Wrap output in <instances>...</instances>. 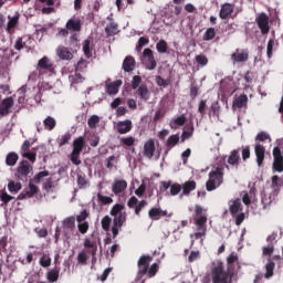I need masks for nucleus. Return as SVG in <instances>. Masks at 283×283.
<instances>
[{
    "label": "nucleus",
    "instance_id": "33",
    "mask_svg": "<svg viewBox=\"0 0 283 283\" xmlns=\"http://www.w3.org/2000/svg\"><path fill=\"white\" fill-rule=\"evenodd\" d=\"M61 270L59 268H54L46 273V280L51 283L59 282V274Z\"/></svg>",
    "mask_w": 283,
    "mask_h": 283
},
{
    "label": "nucleus",
    "instance_id": "42",
    "mask_svg": "<svg viewBox=\"0 0 283 283\" xmlns=\"http://www.w3.org/2000/svg\"><path fill=\"white\" fill-rule=\"evenodd\" d=\"M0 200L2 205L7 207V205L11 201L14 200V197L8 195V191L6 189L0 190Z\"/></svg>",
    "mask_w": 283,
    "mask_h": 283
},
{
    "label": "nucleus",
    "instance_id": "14",
    "mask_svg": "<svg viewBox=\"0 0 283 283\" xmlns=\"http://www.w3.org/2000/svg\"><path fill=\"white\" fill-rule=\"evenodd\" d=\"M38 70L41 73L49 72L50 74H54V64L48 56H43L38 62Z\"/></svg>",
    "mask_w": 283,
    "mask_h": 283
},
{
    "label": "nucleus",
    "instance_id": "46",
    "mask_svg": "<svg viewBox=\"0 0 283 283\" xmlns=\"http://www.w3.org/2000/svg\"><path fill=\"white\" fill-rule=\"evenodd\" d=\"M99 123H101V117H98L97 115H92L87 120V125L91 129H96V125Z\"/></svg>",
    "mask_w": 283,
    "mask_h": 283
},
{
    "label": "nucleus",
    "instance_id": "19",
    "mask_svg": "<svg viewBox=\"0 0 283 283\" xmlns=\"http://www.w3.org/2000/svg\"><path fill=\"white\" fill-rule=\"evenodd\" d=\"M135 96H137L139 101H144L145 103H147V101L151 98V93L149 92V87H147V84H142L135 92Z\"/></svg>",
    "mask_w": 283,
    "mask_h": 283
},
{
    "label": "nucleus",
    "instance_id": "60",
    "mask_svg": "<svg viewBox=\"0 0 283 283\" xmlns=\"http://www.w3.org/2000/svg\"><path fill=\"white\" fill-rule=\"evenodd\" d=\"M18 23H19V18L18 17H13V18L9 17V22L7 24V30H12V29L17 28Z\"/></svg>",
    "mask_w": 283,
    "mask_h": 283
},
{
    "label": "nucleus",
    "instance_id": "43",
    "mask_svg": "<svg viewBox=\"0 0 283 283\" xmlns=\"http://www.w3.org/2000/svg\"><path fill=\"white\" fill-rule=\"evenodd\" d=\"M156 50L157 52H159V54H167V50H169L167 41L160 40L159 42H157Z\"/></svg>",
    "mask_w": 283,
    "mask_h": 283
},
{
    "label": "nucleus",
    "instance_id": "4",
    "mask_svg": "<svg viewBox=\"0 0 283 283\" xmlns=\"http://www.w3.org/2000/svg\"><path fill=\"white\" fill-rule=\"evenodd\" d=\"M85 149V137L80 136L73 140V150L70 156V160L73 165L78 167L81 165V154Z\"/></svg>",
    "mask_w": 283,
    "mask_h": 283
},
{
    "label": "nucleus",
    "instance_id": "44",
    "mask_svg": "<svg viewBox=\"0 0 283 283\" xmlns=\"http://www.w3.org/2000/svg\"><path fill=\"white\" fill-rule=\"evenodd\" d=\"M216 39V29L208 28L203 34V41H213Z\"/></svg>",
    "mask_w": 283,
    "mask_h": 283
},
{
    "label": "nucleus",
    "instance_id": "48",
    "mask_svg": "<svg viewBox=\"0 0 283 283\" xmlns=\"http://www.w3.org/2000/svg\"><path fill=\"white\" fill-rule=\"evenodd\" d=\"M160 266L158 263H153L150 266H148L147 276L148 277H156V273H158Z\"/></svg>",
    "mask_w": 283,
    "mask_h": 283
},
{
    "label": "nucleus",
    "instance_id": "38",
    "mask_svg": "<svg viewBox=\"0 0 283 283\" xmlns=\"http://www.w3.org/2000/svg\"><path fill=\"white\" fill-rule=\"evenodd\" d=\"M48 176H50V171H48V170H42V171L38 172V174L31 179V182H34L35 185H41V181L43 180V178H48Z\"/></svg>",
    "mask_w": 283,
    "mask_h": 283
},
{
    "label": "nucleus",
    "instance_id": "6",
    "mask_svg": "<svg viewBox=\"0 0 283 283\" xmlns=\"http://www.w3.org/2000/svg\"><path fill=\"white\" fill-rule=\"evenodd\" d=\"M148 202L147 200L143 199V200H138V198H136V196H133L128 199L127 201V207L128 209H133L135 216H137V218H140V211H143V209H145V207H147Z\"/></svg>",
    "mask_w": 283,
    "mask_h": 283
},
{
    "label": "nucleus",
    "instance_id": "15",
    "mask_svg": "<svg viewBox=\"0 0 283 283\" xmlns=\"http://www.w3.org/2000/svg\"><path fill=\"white\" fill-rule=\"evenodd\" d=\"M39 193V188L30 179L29 188L23 190L19 196L18 200H25V198H34Z\"/></svg>",
    "mask_w": 283,
    "mask_h": 283
},
{
    "label": "nucleus",
    "instance_id": "40",
    "mask_svg": "<svg viewBox=\"0 0 283 283\" xmlns=\"http://www.w3.org/2000/svg\"><path fill=\"white\" fill-rule=\"evenodd\" d=\"M22 188L23 186L21 185V182L9 181L8 184V190L10 191V193H19Z\"/></svg>",
    "mask_w": 283,
    "mask_h": 283
},
{
    "label": "nucleus",
    "instance_id": "51",
    "mask_svg": "<svg viewBox=\"0 0 283 283\" xmlns=\"http://www.w3.org/2000/svg\"><path fill=\"white\" fill-rule=\"evenodd\" d=\"M242 160L247 161L249 158H251V147L245 146L242 149L240 148Z\"/></svg>",
    "mask_w": 283,
    "mask_h": 283
},
{
    "label": "nucleus",
    "instance_id": "17",
    "mask_svg": "<svg viewBox=\"0 0 283 283\" xmlns=\"http://www.w3.org/2000/svg\"><path fill=\"white\" fill-rule=\"evenodd\" d=\"M233 12H235V4L226 2L221 6V9L219 11V17L224 21L229 19V17H231Z\"/></svg>",
    "mask_w": 283,
    "mask_h": 283
},
{
    "label": "nucleus",
    "instance_id": "47",
    "mask_svg": "<svg viewBox=\"0 0 283 283\" xmlns=\"http://www.w3.org/2000/svg\"><path fill=\"white\" fill-rule=\"evenodd\" d=\"M102 229L103 231H109L111 227H112V218L109 216H105L102 221Z\"/></svg>",
    "mask_w": 283,
    "mask_h": 283
},
{
    "label": "nucleus",
    "instance_id": "26",
    "mask_svg": "<svg viewBox=\"0 0 283 283\" xmlns=\"http://www.w3.org/2000/svg\"><path fill=\"white\" fill-rule=\"evenodd\" d=\"M120 85H123L122 80H116L114 82L106 83L107 94H109V96H114L118 92V90H120Z\"/></svg>",
    "mask_w": 283,
    "mask_h": 283
},
{
    "label": "nucleus",
    "instance_id": "53",
    "mask_svg": "<svg viewBox=\"0 0 283 283\" xmlns=\"http://www.w3.org/2000/svg\"><path fill=\"white\" fill-rule=\"evenodd\" d=\"M22 158H27V160H29V163H31V165H34V163H36V153H24L21 155Z\"/></svg>",
    "mask_w": 283,
    "mask_h": 283
},
{
    "label": "nucleus",
    "instance_id": "16",
    "mask_svg": "<svg viewBox=\"0 0 283 283\" xmlns=\"http://www.w3.org/2000/svg\"><path fill=\"white\" fill-rule=\"evenodd\" d=\"M154 154H156V140L150 138L144 144L143 155L145 158L151 160V158H154Z\"/></svg>",
    "mask_w": 283,
    "mask_h": 283
},
{
    "label": "nucleus",
    "instance_id": "29",
    "mask_svg": "<svg viewBox=\"0 0 283 283\" xmlns=\"http://www.w3.org/2000/svg\"><path fill=\"white\" fill-rule=\"evenodd\" d=\"M249 103V97L247 94H242L233 99L232 107H237V109H242V107H247Z\"/></svg>",
    "mask_w": 283,
    "mask_h": 283
},
{
    "label": "nucleus",
    "instance_id": "35",
    "mask_svg": "<svg viewBox=\"0 0 283 283\" xmlns=\"http://www.w3.org/2000/svg\"><path fill=\"white\" fill-rule=\"evenodd\" d=\"M105 32L107 36H115V34H118V24L116 22H109L106 28Z\"/></svg>",
    "mask_w": 283,
    "mask_h": 283
},
{
    "label": "nucleus",
    "instance_id": "12",
    "mask_svg": "<svg viewBox=\"0 0 283 283\" xmlns=\"http://www.w3.org/2000/svg\"><path fill=\"white\" fill-rule=\"evenodd\" d=\"M14 107V97H6L0 103V116H9V114H12V108Z\"/></svg>",
    "mask_w": 283,
    "mask_h": 283
},
{
    "label": "nucleus",
    "instance_id": "28",
    "mask_svg": "<svg viewBox=\"0 0 283 283\" xmlns=\"http://www.w3.org/2000/svg\"><path fill=\"white\" fill-rule=\"evenodd\" d=\"M196 187L197 185H196V181L193 180H188L184 182L181 185V191H182L181 196H189L191 191H196Z\"/></svg>",
    "mask_w": 283,
    "mask_h": 283
},
{
    "label": "nucleus",
    "instance_id": "41",
    "mask_svg": "<svg viewBox=\"0 0 283 283\" xmlns=\"http://www.w3.org/2000/svg\"><path fill=\"white\" fill-rule=\"evenodd\" d=\"M64 229H75L76 228V218L74 217H67L63 221Z\"/></svg>",
    "mask_w": 283,
    "mask_h": 283
},
{
    "label": "nucleus",
    "instance_id": "55",
    "mask_svg": "<svg viewBox=\"0 0 283 283\" xmlns=\"http://www.w3.org/2000/svg\"><path fill=\"white\" fill-rule=\"evenodd\" d=\"M182 191V186L180 184H172L170 186V196H178Z\"/></svg>",
    "mask_w": 283,
    "mask_h": 283
},
{
    "label": "nucleus",
    "instance_id": "39",
    "mask_svg": "<svg viewBox=\"0 0 283 283\" xmlns=\"http://www.w3.org/2000/svg\"><path fill=\"white\" fill-rule=\"evenodd\" d=\"M178 143H180V136L171 135L166 142V147L168 149H172V147H176Z\"/></svg>",
    "mask_w": 283,
    "mask_h": 283
},
{
    "label": "nucleus",
    "instance_id": "57",
    "mask_svg": "<svg viewBox=\"0 0 283 283\" xmlns=\"http://www.w3.org/2000/svg\"><path fill=\"white\" fill-rule=\"evenodd\" d=\"M155 81H156V84L158 85V87H167V86H169V83H170L169 80H165L160 75H157Z\"/></svg>",
    "mask_w": 283,
    "mask_h": 283
},
{
    "label": "nucleus",
    "instance_id": "9",
    "mask_svg": "<svg viewBox=\"0 0 283 283\" xmlns=\"http://www.w3.org/2000/svg\"><path fill=\"white\" fill-rule=\"evenodd\" d=\"M143 63L146 65V70H156L158 63L154 57V51L151 49H145L143 52Z\"/></svg>",
    "mask_w": 283,
    "mask_h": 283
},
{
    "label": "nucleus",
    "instance_id": "56",
    "mask_svg": "<svg viewBox=\"0 0 283 283\" xmlns=\"http://www.w3.org/2000/svg\"><path fill=\"white\" fill-rule=\"evenodd\" d=\"M142 83H143V77H140V75L133 76V81H132L133 90H138V87H140Z\"/></svg>",
    "mask_w": 283,
    "mask_h": 283
},
{
    "label": "nucleus",
    "instance_id": "30",
    "mask_svg": "<svg viewBox=\"0 0 283 283\" xmlns=\"http://www.w3.org/2000/svg\"><path fill=\"white\" fill-rule=\"evenodd\" d=\"M229 211L231 216H238L242 211V201L240 199L230 201Z\"/></svg>",
    "mask_w": 283,
    "mask_h": 283
},
{
    "label": "nucleus",
    "instance_id": "3",
    "mask_svg": "<svg viewBox=\"0 0 283 283\" xmlns=\"http://www.w3.org/2000/svg\"><path fill=\"white\" fill-rule=\"evenodd\" d=\"M32 171H34V167L32 166V164L23 159L18 164V167L15 168L14 178L18 179L20 182H28Z\"/></svg>",
    "mask_w": 283,
    "mask_h": 283
},
{
    "label": "nucleus",
    "instance_id": "45",
    "mask_svg": "<svg viewBox=\"0 0 283 283\" xmlns=\"http://www.w3.org/2000/svg\"><path fill=\"white\" fill-rule=\"evenodd\" d=\"M195 61L198 63V65H201V67L209 65V59L202 54L196 55Z\"/></svg>",
    "mask_w": 283,
    "mask_h": 283
},
{
    "label": "nucleus",
    "instance_id": "11",
    "mask_svg": "<svg viewBox=\"0 0 283 283\" xmlns=\"http://www.w3.org/2000/svg\"><path fill=\"white\" fill-rule=\"evenodd\" d=\"M231 61L235 63H247L249 61V49H235L231 54Z\"/></svg>",
    "mask_w": 283,
    "mask_h": 283
},
{
    "label": "nucleus",
    "instance_id": "49",
    "mask_svg": "<svg viewBox=\"0 0 283 283\" xmlns=\"http://www.w3.org/2000/svg\"><path fill=\"white\" fill-rule=\"evenodd\" d=\"M97 200L98 202H101V205H112V202H114V199H112V197L103 196L101 192L97 193Z\"/></svg>",
    "mask_w": 283,
    "mask_h": 283
},
{
    "label": "nucleus",
    "instance_id": "24",
    "mask_svg": "<svg viewBox=\"0 0 283 283\" xmlns=\"http://www.w3.org/2000/svg\"><path fill=\"white\" fill-rule=\"evenodd\" d=\"M122 67L124 72H134L136 69V59H134L132 55H127L123 61Z\"/></svg>",
    "mask_w": 283,
    "mask_h": 283
},
{
    "label": "nucleus",
    "instance_id": "62",
    "mask_svg": "<svg viewBox=\"0 0 283 283\" xmlns=\"http://www.w3.org/2000/svg\"><path fill=\"white\" fill-rule=\"evenodd\" d=\"M77 262L78 264H82V265L87 264V253L85 251H82L78 253Z\"/></svg>",
    "mask_w": 283,
    "mask_h": 283
},
{
    "label": "nucleus",
    "instance_id": "5",
    "mask_svg": "<svg viewBox=\"0 0 283 283\" xmlns=\"http://www.w3.org/2000/svg\"><path fill=\"white\" fill-rule=\"evenodd\" d=\"M151 260H154V258H151L149 255H142L138 259V262H137L138 272H137V276H136V282H140V280H143V277H145V275H147Z\"/></svg>",
    "mask_w": 283,
    "mask_h": 283
},
{
    "label": "nucleus",
    "instance_id": "22",
    "mask_svg": "<svg viewBox=\"0 0 283 283\" xmlns=\"http://www.w3.org/2000/svg\"><path fill=\"white\" fill-rule=\"evenodd\" d=\"M56 54L62 61H72V59H74V54H72V51L66 46H59Z\"/></svg>",
    "mask_w": 283,
    "mask_h": 283
},
{
    "label": "nucleus",
    "instance_id": "25",
    "mask_svg": "<svg viewBox=\"0 0 283 283\" xmlns=\"http://www.w3.org/2000/svg\"><path fill=\"white\" fill-rule=\"evenodd\" d=\"M168 216L167 210H163L160 208H151L148 211V218H150V220H159L160 218H165Z\"/></svg>",
    "mask_w": 283,
    "mask_h": 283
},
{
    "label": "nucleus",
    "instance_id": "27",
    "mask_svg": "<svg viewBox=\"0 0 283 283\" xmlns=\"http://www.w3.org/2000/svg\"><path fill=\"white\" fill-rule=\"evenodd\" d=\"M84 247L85 249H88L86 253H90L93 258V260L96 259V251H98V245H96V242H92L90 238L84 239Z\"/></svg>",
    "mask_w": 283,
    "mask_h": 283
},
{
    "label": "nucleus",
    "instance_id": "20",
    "mask_svg": "<svg viewBox=\"0 0 283 283\" xmlns=\"http://www.w3.org/2000/svg\"><path fill=\"white\" fill-rule=\"evenodd\" d=\"M254 154H255V157H256L258 166L262 167V165H264V157H265V154H266V148L261 144H255Z\"/></svg>",
    "mask_w": 283,
    "mask_h": 283
},
{
    "label": "nucleus",
    "instance_id": "13",
    "mask_svg": "<svg viewBox=\"0 0 283 283\" xmlns=\"http://www.w3.org/2000/svg\"><path fill=\"white\" fill-rule=\"evenodd\" d=\"M258 28L261 30L262 34H269L271 27H269V15L264 12L260 13L256 19Z\"/></svg>",
    "mask_w": 283,
    "mask_h": 283
},
{
    "label": "nucleus",
    "instance_id": "36",
    "mask_svg": "<svg viewBox=\"0 0 283 283\" xmlns=\"http://www.w3.org/2000/svg\"><path fill=\"white\" fill-rule=\"evenodd\" d=\"M195 224L197 230H206L207 231V216L195 217Z\"/></svg>",
    "mask_w": 283,
    "mask_h": 283
},
{
    "label": "nucleus",
    "instance_id": "32",
    "mask_svg": "<svg viewBox=\"0 0 283 283\" xmlns=\"http://www.w3.org/2000/svg\"><path fill=\"white\" fill-rule=\"evenodd\" d=\"M19 163V154L11 151L6 157V165L8 167H14Z\"/></svg>",
    "mask_w": 283,
    "mask_h": 283
},
{
    "label": "nucleus",
    "instance_id": "52",
    "mask_svg": "<svg viewBox=\"0 0 283 283\" xmlns=\"http://www.w3.org/2000/svg\"><path fill=\"white\" fill-rule=\"evenodd\" d=\"M123 209H125V207L123 205L116 203L111 209V216H114V218H116V216H118L119 213H123V212H120V211H123Z\"/></svg>",
    "mask_w": 283,
    "mask_h": 283
},
{
    "label": "nucleus",
    "instance_id": "37",
    "mask_svg": "<svg viewBox=\"0 0 283 283\" xmlns=\"http://www.w3.org/2000/svg\"><path fill=\"white\" fill-rule=\"evenodd\" d=\"M43 125L44 128L48 132H52L55 127H56V119L52 116H48L44 120H43Z\"/></svg>",
    "mask_w": 283,
    "mask_h": 283
},
{
    "label": "nucleus",
    "instance_id": "21",
    "mask_svg": "<svg viewBox=\"0 0 283 283\" xmlns=\"http://www.w3.org/2000/svg\"><path fill=\"white\" fill-rule=\"evenodd\" d=\"M240 148L233 149L230 155L228 156V165L231 167H240Z\"/></svg>",
    "mask_w": 283,
    "mask_h": 283
},
{
    "label": "nucleus",
    "instance_id": "54",
    "mask_svg": "<svg viewBox=\"0 0 283 283\" xmlns=\"http://www.w3.org/2000/svg\"><path fill=\"white\" fill-rule=\"evenodd\" d=\"M77 229L82 235H85L90 231V223L87 221L81 222L77 224Z\"/></svg>",
    "mask_w": 283,
    "mask_h": 283
},
{
    "label": "nucleus",
    "instance_id": "10",
    "mask_svg": "<svg viewBox=\"0 0 283 283\" xmlns=\"http://www.w3.org/2000/svg\"><path fill=\"white\" fill-rule=\"evenodd\" d=\"M273 166L272 169L273 171H277L279 174H282L283 171V156H282V149H280V147H274L273 148Z\"/></svg>",
    "mask_w": 283,
    "mask_h": 283
},
{
    "label": "nucleus",
    "instance_id": "7",
    "mask_svg": "<svg viewBox=\"0 0 283 283\" xmlns=\"http://www.w3.org/2000/svg\"><path fill=\"white\" fill-rule=\"evenodd\" d=\"M280 261H282L281 255H273L272 258L268 259V262L264 265L265 273L263 274L265 280H271V277H273V275H275V273H274L275 262H280Z\"/></svg>",
    "mask_w": 283,
    "mask_h": 283
},
{
    "label": "nucleus",
    "instance_id": "59",
    "mask_svg": "<svg viewBox=\"0 0 283 283\" xmlns=\"http://www.w3.org/2000/svg\"><path fill=\"white\" fill-rule=\"evenodd\" d=\"M272 202H273V196L263 195L262 197L263 209H266V207L271 206Z\"/></svg>",
    "mask_w": 283,
    "mask_h": 283
},
{
    "label": "nucleus",
    "instance_id": "23",
    "mask_svg": "<svg viewBox=\"0 0 283 283\" xmlns=\"http://www.w3.org/2000/svg\"><path fill=\"white\" fill-rule=\"evenodd\" d=\"M65 28L70 32H81L83 25L81 24V19L71 18L67 20Z\"/></svg>",
    "mask_w": 283,
    "mask_h": 283
},
{
    "label": "nucleus",
    "instance_id": "64",
    "mask_svg": "<svg viewBox=\"0 0 283 283\" xmlns=\"http://www.w3.org/2000/svg\"><path fill=\"white\" fill-rule=\"evenodd\" d=\"M273 45H275V40L270 39L268 42V49H266V54L269 59L273 56Z\"/></svg>",
    "mask_w": 283,
    "mask_h": 283
},
{
    "label": "nucleus",
    "instance_id": "34",
    "mask_svg": "<svg viewBox=\"0 0 283 283\" xmlns=\"http://www.w3.org/2000/svg\"><path fill=\"white\" fill-rule=\"evenodd\" d=\"M282 186H283V181L281 180L280 176L274 175L272 177V189L274 191V196H277Z\"/></svg>",
    "mask_w": 283,
    "mask_h": 283
},
{
    "label": "nucleus",
    "instance_id": "61",
    "mask_svg": "<svg viewBox=\"0 0 283 283\" xmlns=\"http://www.w3.org/2000/svg\"><path fill=\"white\" fill-rule=\"evenodd\" d=\"M273 251H275V247H273V244L262 248L263 255H269V258H273L271 256L273 255Z\"/></svg>",
    "mask_w": 283,
    "mask_h": 283
},
{
    "label": "nucleus",
    "instance_id": "63",
    "mask_svg": "<svg viewBox=\"0 0 283 283\" xmlns=\"http://www.w3.org/2000/svg\"><path fill=\"white\" fill-rule=\"evenodd\" d=\"M269 138H271L269 134H266L265 132H261L256 135L255 140H258L259 143H266Z\"/></svg>",
    "mask_w": 283,
    "mask_h": 283
},
{
    "label": "nucleus",
    "instance_id": "31",
    "mask_svg": "<svg viewBox=\"0 0 283 283\" xmlns=\"http://www.w3.org/2000/svg\"><path fill=\"white\" fill-rule=\"evenodd\" d=\"M118 134H129L132 132V120L126 119L117 124Z\"/></svg>",
    "mask_w": 283,
    "mask_h": 283
},
{
    "label": "nucleus",
    "instance_id": "18",
    "mask_svg": "<svg viewBox=\"0 0 283 283\" xmlns=\"http://www.w3.org/2000/svg\"><path fill=\"white\" fill-rule=\"evenodd\" d=\"M127 190V181L125 179H116L112 185V191L115 196H120Z\"/></svg>",
    "mask_w": 283,
    "mask_h": 283
},
{
    "label": "nucleus",
    "instance_id": "1",
    "mask_svg": "<svg viewBox=\"0 0 283 283\" xmlns=\"http://www.w3.org/2000/svg\"><path fill=\"white\" fill-rule=\"evenodd\" d=\"M228 270L224 271V263L220 260L212 262L210 268V275L212 277V283H233V276L235 271L233 270V264L238 262V254L231 253L228 259Z\"/></svg>",
    "mask_w": 283,
    "mask_h": 283
},
{
    "label": "nucleus",
    "instance_id": "2",
    "mask_svg": "<svg viewBox=\"0 0 283 283\" xmlns=\"http://www.w3.org/2000/svg\"><path fill=\"white\" fill-rule=\"evenodd\" d=\"M209 179L206 182L207 191H216L224 182V167L217 166L209 172Z\"/></svg>",
    "mask_w": 283,
    "mask_h": 283
},
{
    "label": "nucleus",
    "instance_id": "8",
    "mask_svg": "<svg viewBox=\"0 0 283 283\" xmlns=\"http://www.w3.org/2000/svg\"><path fill=\"white\" fill-rule=\"evenodd\" d=\"M125 222H127V216L125 213H119L114 217L112 227L113 240H116L118 232L123 229V224H125Z\"/></svg>",
    "mask_w": 283,
    "mask_h": 283
},
{
    "label": "nucleus",
    "instance_id": "50",
    "mask_svg": "<svg viewBox=\"0 0 283 283\" xmlns=\"http://www.w3.org/2000/svg\"><path fill=\"white\" fill-rule=\"evenodd\" d=\"M40 265L43 266V269H48V266L52 265V259L49 255H42L40 258Z\"/></svg>",
    "mask_w": 283,
    "mask_h": 283
},
{
    "label": "nucleus",
    "instance_id": "58",
    "mask_svg": "<svg viewBox=\"0 0 283 283\" xmlns=\"http://www.w3.org/2000/svg\"><path fill=\"white\" fill-rule=\"evenodd\" d=\"M77 185L80 187V189H85V187H87L90 185V182L87 181V179L85 178V176H77Z\"/></svg>",
    "mask_w": 283,
    "mask_h": 283
}]
</instances>
